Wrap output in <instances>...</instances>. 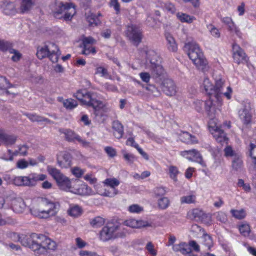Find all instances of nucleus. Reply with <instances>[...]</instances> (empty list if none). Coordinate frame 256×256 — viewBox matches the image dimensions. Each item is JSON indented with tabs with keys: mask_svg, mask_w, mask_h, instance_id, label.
Returning <instances> with one entry per match:
<instances>
[{
	"mask_svg": "<svg viewBox=\"0 0 256 256\" xmlns=\"http://www.w3.org/2000/svg\"><path fill=\"white\" fill-rule=\"evenodd\" d=\"M48 48H47V46L46 45L44 46H39L38 48L36 56L38 58L42 60L48 55Z\"/></svg>",
	"mask_w": 256,
	"mask_h": 256,
	"instance_id": "obj_37",
	"label": "nucleus"
},
{
	"mask_svg": "<svg viewBox=\"0 0 256 256\" xmlns=\"http://www.w3.org/2000/svg\"><path fill=\"white\" fill-rule=\"evenodd\" d=\"M230 212L234 218L238 220L244 219L246 216V212L243 208L239 210L232 209Z\"/></svg>",
	"mask_w": 256,
	"mask_h": 256,
	"instance_id": "obj_35",
	"label": "nucleus"
},
{
	"mask_svg": "<svg viewBox=\"0 0 256 256\" xmlns=\"http://www.w3.org/2000/svg\"><path fill=\"white\" fill-rule=\"evenodd\" d=\"M12 87V85L6 77L0 76V89L4 90Z\"/></svg>",
	"mask_w": 256,
	"mask_h": 256,
	"instance_id": "obj_54",
	"label": "nucleus"
},
{
	"mask_svg": "<svg viewBox=\"0 0 256 256\" xmlns=\"http://www.w3.org/2000/svg\"><path fill=\"white\" fill-rule=\"evenodd\" d=\"M180 154L190 160L198 162L203 166H206V164L202 160V156L196 149L182 151L180 152Z\"/></svg>",
	"mask_w": 256,
	"mask_h": 256,
	"instance_id": "obj_12",
	"label": "nucleus"
},
{
	"mask_svg": "<svg viewBox=\"0 0 256 256\" xmlns=\"http://www.w3.org/2000/svg\"><path fill=\"white\" fill-rule=\"evenodd\" d=\"M60 54V52L54 53H50L48 56V57L50 60L54 63L58 61V58Z\"/></svg>",
	"mask_w": 256,
	"mask_h": 256,
	"instance_id": "obj_63",
	"label": "nucleus"
},
{
	"mask_svg": "<svg viewBox=\"0 0 256 256\" xmlns=\"http://www.w3.org/2000/svg\"><path fill=\"white\" fill-rule=\"evenodd\" d=\"M63 105L66 109L72 110L78 106L77 102L72 98H68L64 100L62 102Z\"/></svg>",
	"mask_w": 256,
	"mask_h": 256,
	"instance_id": "obj_40",
	"label": "nucleus"
},
{
	"mask_svg": "<svg viewBox=\"0 0 256 256\" xmlns=\"http://www.w3.org/2000/svg\"><path fill=\"white\" fill-rule=\"evenodd\" d=\"M161 88L164 92L169 96H174L177 92L176 87L174 81L168 78H166L163 80Z\"/></svg>",
	"mask_w": 256,
	"mask_h": 256,
	"instance_id": "obj_15",
	"label": "nucleus"
},
{
	"mask_svg": "<svg viewBox=\"0 0 256 256\" xmlns=\"http://www.w3.org/2000/svg\"><path fill=\"white\" fill-rule=\"evenodd\" d=\"M104 150L110 157L113 158L116 155V150L112 146H106Z\"/></svg>",
	"mask_w": 256,
	"mask_h": 256,
	"instance_id": "obj_60",
	"label": "nucleus"
},
{
	"mask_svg": "<svg viewBox=\"0 0 256 256\" xmlns=\"http://www.w3.org/2000/svg\"><path fill=\"white\" fill-rule=\"evenodd\" d=\"M32 0H22L20 5V10L22 13L28 12L32 8Z\"/></svg>",
	"mask_w": 256,
	"mask_h": 256,
	"instance_id": "obj_41",
	"label": "nucleus"
},
{
	"mask_svg": "<svg viewBox=\"0 0 256 256\" xmlns=\"http://www.w3.org/2000/svg\"><path fill=\"white\" fill-rule=\"evenodd\" d=\"M224 84V81L221 78L216 80L214 86L212 84L210 80L205 78L204 80L202 86L206 92L210 96H214L218 100H219L222 95L224 96L228 100L230 99L232 89L230 86L227 87V91L222 92V89Z\"/></svg>",
	"mask_w": 256,
	"mask_h": 256,
	"instance_id": "obj_5",
	"label": "nucleus"
},
{
	"mask_svg": "<svg viewBox=\"0 0 256 256\" xmlns=\"http://www.w3.org/2000/svg\"><path fill=\"white\" fill-rule=\"evenodd\" d=\"M23 114L26 116L30 121L32 122H41L42 116L35 113L24 112Z\"/></svg>",
	"mask_w": 256,
	"mask_h": 256,
	"instance_id": "obj_50",
	"label": "nucleus"
},
{
	"mask_svg": "<svg viewBox=\"0 0 256 256\" xmlns=\"http://www.w3.org/2000/svg\"><path fill=\"white\" fill-rule=\"evenodd\" d=\"M86 170L82 169L80 167L74 166L71 168V172L75 177L80 178L84 174Z\"/></svg>",
	"mask_w": 256,
	"mask_h": 256,
	"instance_id": "obj_51",
	"label": "nucleus"
},
{
	"mask_svg": "<svg viewBox=\"0 0 256 256\" xmlns=\"http://www.w3.org/2000/svg\"><path fill=\"white\" fill-rule=\"evenodd\" d=\"M172 248L174 252H180L184 255L190 254L192 252V249L186 243L184 242L173 245Z\"/></svg>",
	"mask_w": 256,
	"mask_h": 256,
	"instance_id": "obj_24",
	"label": "nucleus"
},
{
	"mask_svg": "<svg viewBox=\"0 0 256 256\" xmlns=\"http://www.w3.org/2000/svg\"><path fill=\"white\" fill-rule=\"evenodd\" d=\"M112 128L114 130V134L116 138L120 139L124 134V127L118 120H114L112 122Z\"/></svg>",
	"mask_w": 256,
	"mask_h": 256,
	"instance_id": "obj_27",
	"label": "nucleus"
},
{
	"mask_svg": "<svg viewBox=\"0 0 256 256\" xmlns=\"http://www.w3.org/2000/svg\"><path fill=\"white\" fill-rule=\"evenodd\" d=\"M125 36L134 46H138L142 42L143 32L138 26L131 24L128 26L124 32Z\"/></svg>",
	"mask_w": 256,
	"mask_h": 256,
	"instance_id": "obj_8",
	"label": "nucleus"
},
{
	"mask_svg": "<svg viewBox=\"0 0 256 256\" xmlns=\"http://www.w3.org/2000/svg\"><path fill=\"white\" fill-rule=\"evenodd\" d=\"M242 164L241 156L240 154L234 155L232 160V166L236 170L240 169Z\"/></svg>",
	"mask_w": 256,
	"mask_h": 256,
	"instance_id": "obj_45",
	"label": "nucleus"
},
{
	"mask_svg": "<svg viewBox=\"0 0 256 256\" xmlns=\"http://www.w3.org/2000/svg\"><path fill=\"white\" fill-rule=\"evenodd\" d=\"M19 241L22 246L28 247L36 254H43L48 250H55L56 242L44 235L32 233L30 235H22L19 236Z\"/></svg>",
	"mask_w": 256,
	"mask_h": 256,
	"instance_id": "obj_1",
	"label": "nucleus"
},
{
	"mask_svg": "<svg viewBox=\"0 0 256 256\" xmlns=\"http://www.w3.org/2000/svg\"><path fill=\"white\" fill-rule=\"evenodd\" d=\"M209 130L212 134L215 140L220 143H227L228 138L226 133L220 127L216 125L212 126V123L210 122L209 125Z\"/></svg>",
	"mask_w": 256,
	"mask_h": 256,
	"instance_id": "obj_13",
	"label": "nucleus"
},
{
	"mask_svg": "<svg viewBox=\"0 0 256 256\" xmlns=\"http://www.w3.org/2000/svg\"><path fill=\"white\" fill-rule=\"evenodd\" d=\"M250 156L254 160L253 162L256 164V145L250 144Z\"/></svg>",
	"mask_w": 256,
	"mask_h": 256,
	"instance_id": "obj_61",
	"label": "nucleus"
},
{
	"mask_svg": "<svg viewBox=\"0 0 256 256\" xmlns=\"http://www.w3.org/2000/svg\"><path fill=\"white\" fill-rule=\"evenodd\" d=\"M60 204L46 198H40L38 205L30 209L31 214L41 218L55 216L60 208Z\"/></svg>",
	"mask_w": 256,
	"mask_h": 256,
	"instance_id": "obj_3",
	"label": "nucleus"
},
{
	"mask_svg": "<svg viewBox=\"0 0 256 256\" xmlns=\"http://www.w3.org/2000/svg\"><path fill=\"white\" fill-rule=\"evenodd\" d=\"M207 28L212 36L216 38H218L220 37V30L215 26L210 24L207 25Z\"/></svg>",
	"mask_w": 256,
	"mask_h": 256,
	"instance_id": "obj_49",
	"label": "nucleus"
},
{
	"mask_svg": "<svg viewBox=\"0 0 256 256\" xmlns=\"http://www.w3.org/2000/svg\"><path fill=\"white\" fill-rule=\"evenodd\" d=\"M240 234L245 236H248L251 232L250 224L246 222H241L238 226Z\"/></svg>",
	"mask_w": 256,
	"mask_h": 256,
	"instance_id": "obj_33",
	"label": "nucleus"
},
{
	"mask_svg": "<svg viewBox=\"0 0 256 256\" xmlns=\"http://www.w3.org/2000/svg\"><path fill=\"white\" fill-rule=\"evenodd\" d=\"M178 18L182 22L192 23L196 18L186 14L178 12L176 14Z\"/></svg>",
	"mask_w": 256,
	"mask_h": 256,
	"instance_id": "obj_36",
	"label": "nucleus"
},
{
	"mask_svg": "<svg viewBox=\"0 0 256 256\" xmlns=\"http://www.w3.org/2000/svg\"><path fill=\"white\" fill-rule=\"evenodd\" d=\"M146 248L152 256H156V250L154 249V246L152 242H148L146 244Z\"/></svg>",
	"mask_w": 256,
	"mask_h": 256,
	"instance_id": "obj_59",
	"label": "nucleus"
},
{
	"mask_svg": "<svg viewBox=\"0 0 256 256\" xmlns=\"http://www.w3.org/2000/svg\"><path fill=\"white\" fill-rule=\"evenodd\" d=\"M47 171L56 181L60 189L80 195L87 194L88 189L87 185L80 186L78 184V180H75L72 185L70 180L68 177L64 176L59 170L50 166H47Z\"/></svg>",
	"mask_w": 256,
	"mask_h": 256,
	"instance_id": "obj_2",
	"label": "nucleus"
},
{
	"mask_svg": "<svg viewBox=\"0 0 256 256\" xmlns=\"http://www.w3.org/2000/svg\"><path fill=\"white\" fill-rule=\"evenodd\" d=\"M17 137L14 135L8 134L4 130L0 128V142L6 145H12L14 144Z\"/></svg>",
	"mask_w": 256,
	"mask_h": 256,
	"instance_id": "obj_21",
	"label": "nucleus"
},
{
	"mask_svg": "<svg viewBox=\"0 0 256 256\" xmlns=\"http://www.w3.org/2000/svg\"><path fill=\"white\" fill-rule=\"evenodd\" d=\"M141 80L146 83L150 82V76L148 72H142L139 74Z\"/></svg>",
	"mask_w": 256,
	"mask_h": 256,
	"instance_id": "obj_64",
	"label": "nucleus"
},
{
	"mask_svg": "<svg viewBox=\"0 0 256 256\" xmlns=\"http://www.w3.org/2000/svg\"><path fill=\"white\" fill-rule=\"evenodd\" d=\"M188 215L190 218L197 222H204L208 217L202 210L196 208L190 210Z\"/></svg>",
	"mask_w": 256,
	"mask_h": 256,
	"instance_id": "obj_18",
	"label": "nucleus"
},
{
	"mask_svg": "<svg viewBox=\"0 0 256 256\" xmlns=\"http://www.w3.org/2000/svg\"><path fill=\"white\" fill-rule=\"evenodd\" d=\"M196 197L194 195L192 194L189 196H183L180 198V203L184 204H193L196 202Z\"/></svg>",
	"mask_w": 256,
	"mask_h": 256,
	"instance_id": "obj_48",
	"label": "nucleus"
},
{
	"mask_svg": "<svg viewBox=\"0 0 256 256\" xmlns=\"http://www.w3.org/2000/svg\"><path fill=\"white\" fill-rule=\"evenodd\" d=\"M161 6L164 10L172 14L174 13L176 10L174 5L172 3H164Z\"/></svg>",
	"mask_w": 256,
	"mask_h": 256,
	"instance_id": "obj_56",
	"label": "nucleus"
},
{
	"mask_svg": "<svg viewBox=\"0 0 256 256\" xmlns=\"http://www.w3.org/2000/svg\"><path fill=\"white\" fill-rule=\"evenodd\" d=\"M148 66L152 71L153 76L155 78L164 76L166 72L162 66L158 62L152 64V65H148Z\"/></svg>",
	"mask_w": 256,
	"mask_h": 256,
	"instance_id": "obj_22",
	"label": "nucleus"
},
{
	"mask_svg": "<svg viewBox=\"0 0 256 256\" xmlns=\"http://www.w3.org/2000/svg\"><path fill=\"white\" fill-rule=\"evenodd\" d=\"M95 96V93L88 92L86 89L79 90L74 94V96L83 104L91 106L96 111L102 108L104 104L101 101L96 100Z\"/></svg>",
	"mask_w": 256,
	"mask_h": 256,
	"instance_id": "obj_7",
	"label": "nucleus"
},
{
	"mask_svg": "<svg viewBox=\"0 0 256 256\" xmlns=\"http://www.w3.org/2000/svg\"><path fill=\"white\" fill-rule=\"evenodd\" d=\"M58 164L62 168H67L71 165V156L68 153H64L62 156V159L58 158Z\"/></svg>",
	"mask_w": 256,
	"mask_h": 256,
	"instance_id": "obj_30",
	"label": "nucleus"
},
{
	"mask_svg": "<svg viewBox=\"0 0 256 256\" xmlns=\"http://www.w3.org/2000/svg\"><path fill=\"white\" fill-rule=\"evenodd\" d=\"M202 238L203 244L208 248V250H210L213 246V241L212 237L210 235L204 234H203Z\"/></svg>",
	"mask_w": 256,
	"mask_h": 256,
	"instance_id": "obj_46",
	"label": "nucleus"
},
{
	"mask_svg": "<svg viewBox=\"0 0 256 256\" xmlns=\"http://www.w3.org/2000/svg\"><path fill=\"white\" fill-rule=\"evenodd\" d=\"M232 51L233 58L236 63L240 64L248 62V56L244 50L238 44H233Z\"/></svg>",
	"mask_w": 256,
	"mask_h": 256,
	"instance_id": "obj_14",
	"label": "nucleus"
},
{
	"mask_svg": "<svg viewBox=\"0 0 256 256\" xmlns=\"http://www.w3.org/2000/svg\"><path fill=\"white\" fill-rule=\"evenodd\" d=\"M68 214L74 218H78L82 214V209L76 204H70L68 210Z\"/></svg>",
	"mask_w": 256,
	"mask_h": 256,
	"instance_id": "obj_29",
	"label": "nucleus"
},
{
	"mask_svg": "<svg viewBox=\"0 0 256 256\" xmlns=\"http://www.w3.org/2000/svg\"><path fill=\"white\" fill-rule=\"evenodd\" d=\"M52 10L54 17H62L64 20H69L76 14V6L72 2H64L62 0H56Z\"/></svg>",
	"mask_w": 256,
	"mask_h": 256,
	"instance_id": "obj_6",
	"label": "nucleus"
},
{
	"mask_svg": "<svg viewBox=\"0 0 256 256\" xmlns=\"http://www.w3.org/2000/svg\"><path fill=\"white\" fill-rule=\"evenodd\" d=\"M222 22L227 26L228 30L234 33L238 38H242V32L230 17H224L222 18Z\"/></svg>",
	"mask_w": 256,
	"mask_h": 256,
	"instance_id": "obj_19",
	"label": "nucleus"
},
{
	"mask_svg": "<svg viewBox=\"0 0 256 256\" xmlns=\"http://www.w3.org/2000/svg\"><path fill=\"white\" fill-rule=\"evenodd\" d=\"M252 108L251 104L248 101H244L242 103V108L239 110L238 116L244 124L250 123L252 118Z\"/></svg>",
	"mask_w": 256,
	"mask_h": 256,
	"instance_id": "obj_10",
	"label": "nucleus"
},
{
	"mask_svg": "<svg viewBox=\"0 0 256 256\" xmlns=\"http://www.w3.org/2000/svg\"><path fill=\"white\" fill-rule=\"evenodd\" d=\"M94 74L105 78H108L109 76L108 70L102 66H98L96 67Z\"/></svg>",
	"mask_w": 256,
	"mask_h": 256,
	"instance_id": "obj_43",
	"label": "nucleus"
},
{
	"mask_svg": "<svg viewBox=\"0 0 256 256\" xmlns=\"http://www.w3.org/2000/svg\"><path fill=\"white\" fill-rule=\"evenodd\" d=\"M124 224L134 228H140L151 226V224L148 221L134 218H130L125 220L124 222Z\"/></svg>",
	"mask_w": 256,
	"mask_h": 256,
	"instance_id": "obj_17",
	"label": "nucleus"
},
{
	"mask_svg": "<svg viewBox=\"0 0 256 256\" xmlns=\"http://www.w3.org/2000/svg\"><path fill=\"white\" fill-rule=\"evenodd\" d=\"M170 178L174 182L177 181V175L179 172L178 168L174 166H170L168 168Z\"/></svg>",
	"mask_w": 256,
	"mask_h": 256,
	"instance_id": "obj_52",
	"label": "nucleus"
},
{
	"mask_svg": "<svg viewBox=\"0 0 256 256\" xmlns=\"http://www.w3.org/2000/svg\"><path fill=\"white\" fill-rule=\"evenodd\" d=\"M180 140L186 144H195L198 142L196 138L186 132H182L180 134Z\"/></svg>",
	"mask_w": 256,
	"mask_h": 256,
	"instance_id": "obj_25",
	"label": "nucleus"
},
{
	"mask_svg": "<svg viewBox=\"0 0 256 256\" xmlns=\"http://www.w3.org/2000/svg\"><path fill=\"white\" fill-rule=\"evenodd\" d=\"M126 144L128 146H132L134 148H136L138 151L139 152V153L146 159L148 160V154L145 152L142 148H140L138 144L136 142L134 141V140L133 138H129L126 142Z\"/></svg>",
	"mask_w": 256,
	"mask_h": 256,
	"instance_id": "obj_31",
	"label": "nucleus"
},
{
	"mask_svg": "<svg viewBox=\"0 0 256 256\" xmlns=\"http://www.w3.org/2000/svg\"><path fill=\"white\" fill-rule=\"evenodd\" d=\"M4 13L6 15L14 14L16 12V6L10 0H5L1 6Z\"/></svg>",
	"mask_w": 256,
	"mask_h": 256,
	"instance_id": "obj_23",
	"label": "nucleus"
},
{
	"mask_svg": "<svg viewBox=\"0 0 256 256\" xmlns=\"http://www.w3.org/2000/svg\"><path fill=\"white\" fill-rule=\"evenodd\" d=\"M158 205L159 208L161 210H166L170 206V200L167 197H162L158 200Z\"/></svg>",
	"mask_w": 256,
	"mask_h": 256,
	"instance_id": "obj_38",
	"label": "nucleus"
},
{
	"mask_svg": "<svg viewBox=\"0 0 256 256\" xmlns=\"http://www.w3.org/2000/svg\"><path fill=\"white\" fill-rule=\"evenodd\" d=\"M128 210L132 213H139L142 211L143 208L137 204H134L130 206L128 208Z\"/></svg>",
	"mask_w": 256,
	"mask_h": 256,
	"instance_id": "obj_58",
	"label": "nucleus"
},
{
	"mask_svg": "<svg viewBox=\"0 0 256 256\" xmlns=\"http://www.w3.org/2000/svg\"><path fill=\"white\" fill-rule=\"evenodd\" d=\"M146 62L149 63L150 65H152L158 62L160 59L158 54L156 52L152 50H148L146 51Z\"/></svg>",
	"mask_w": 256,
	"mask_h": 256,
	"instance_id": "obj_28",
	"label": "nucleus"
},
{
	"mask_svg": "<svg viewBox=\"0 0 256 256\" xmlns=\"http://www.w3.org/2000/svg\"><path fill=\"white\" fill-rule=\"evenodd\" d=\"M216 218L218 221L222 224H226L228 220L226 213L221 211L218 212L216 214Z\"/></svg>",
	"mask_w": 256,
	"mask_h": 256,
	"instance_id": "obj_53",
	"label": "nucleus"
},
{
	"mask_svg": "<svg viewBox=\"0 0 256 256\" xmlns=\"http://www.w3.org/2000/svg\"><path fill=\"white\" fill-rule=\"evenodd\" d=\"M128 230L125 228H120L118 225V230L115 232L116 238H122L126 236L128 234Z\"/></svg>",
	"mask_w": 256,
	"mask_h": 256,
	"instance_id": "obj_55",
	"label": "nucleus"
},
{
	"mask_svg": "<svg viewBox=\"0 0 256 256\" xmlns=\"http://www.w3.org/2000/svg\"><path fill=\"white\" fill-rule=\"evenodd\" d=\"M27 180V186H32L36 184L37 182L44 180L46 176L44 174H37L32 173L26 176Z\"/></svg>",
	"mask_w": 256,
	"mask_h": 256,
	"instance_id": "obj_20",
	"label": "nucleus"
},
{
	"mask_svg": "<svg viewBox=\"0 0 256 256\" xmlns=\"http://www.w3.org/2000/svg\"><path fill=\"white\" fill-rule=\"evenodd\" d=\"M204 104L205 110L207 114L210 118H214L215 116L216 110L212 100H206Z\"/></svg>",
	"mask_w": 256,
	"mask_h": 256,
	"instance_id": "obj_32",
	"label": "nucleus"
},
{
	"mask_svg": "<svg viewBox=\"0 0 256 256\" xmlns=\"http://www.w3.org/2000/svg\"><path fill=\"white\" fill-rule=\"evenodd\" d=\"M12 46L11 42L0 39V50H9L10 53L14 54L12 57V60L14 62H17L20 59L22 54L17 50L12 48Z\"/></svg>",
	"mask_w": 256,
	"mask_h": 256,
	"instance_id": "obj_16",
	"label": "nucleus"
},
{
	"mask_svg": "<svg viewBox=\"0 0 256 256\" xmlns=\"http://www.w3.org/2000/svg\"><path fill=\"white\" fill-rule=\"evenodd\" d=\"M83 50L82 54L84 55H88L90 54H94L96 52L95 48L92 46L93 44H82Z\"/></svg>",
	"mask_w": 256,
	"mask_h": 256,
	"instance_id": "obj_47",
	"label": "nucleus"
},
{
	"mask_svg": "<svg viewBox=\"0 0 256 256\" xmlns=\"http://www.w3.org/2000/svg\"><path fill=\"white\" fill-rule=\"evenodd\" d=\"M29 147L26 144H22L18 146V155L20 154L21 156H26L28 154V150Z\"/></svg>",
	"mask_w": 256,
	"mask_h": 256,
	"instance_id": "obj_57",
	"label": "nucleus"
},
{
	"mask_svg": "<svg viewBox=\"0 0 256 256\" xmlns=\"http://www.w3.org/2000/svg\"><path fill=\"white\" fill-rule=\"evenodd\" d=\"M118 230V225L114 224H108L100 231L98 238L100 240L106 242L116 238L115 232Z\"/></svg>",
	"mask_w": 256,
	"mask_h": 256,
	"instance_id": "obj_9",
	"label": "nucleus"
},
{
	"mask_svg": "<svg viewBox=\"0 0 256 256\" xmlns=\"http://www.w3.org/2000/svg\"><path fill=\"white\" fill-rule=\"evenodd\" d=\"M165 38L168 50L174 52H176L178 50V44L169 32H166Z\"/></svg>",
	"mask_w": 256,
	"mask_h": 256,
	"instance_id": "obj_26",
	"label": "nucleus"
},
{
	"mask_svg": "<svg viewBox=\"0 0 256 256\" xmlns=\"http://www.w3.org/2000/svg\"><path fill=\"white\" fill-rule=\"evenodd\" d=\"M104 185L110 187L114 190V189H116V188L120 184V182L116 178H106L104 182Z\"/></svg>",
	"mask_w": 256,
	"mask_h": 256,
	"instance_id": "obj_39",
	"label": "nucleus"
},
{
	"mask_svg": "<svg viewBox=\"0 0 256 256\" xmlns=\"http://www.w3.org/2000/svg\"><path fill=\"white\" fill-rule=\"evenodd\" d=\"M60 132L64 134L65 140L68 142H74L77 141L83 146H89V142L82 139L78 134L71 130H60Z\"/></svg>",
	"mask_w": 256,
	"mask_h": 256,
	"instance_id": "obj_11",
	"label": "nucleus"
},
{
	"mask_svg": "<svg viewBox=\"0 0 256 256\" xmlns=\"http://www.w3.org/2000/svg\"><path fill=\"white\" fill-rule=\"evenodd\" d=\"M12 204L13 210L18 213L22 212L26 206L24 201L22 199L14 200Z\"/></svg>",
	"mask_w": 256,
	"mask_h": 256,
	"instance_id": "obj_34",
	"label": "nucleus"
},
{
	"mask_svg": "<svg viewBox=\"0 0 256 256\" xmlns=\"http://www.w3.org/2000/svg\"><path fill=\"white\" fill-rule=\"evenodd\" d=\"M28 166V162L24 159L18 160L16 162V167L20 169H24Z\"/></svg>",
	"mask_w": 256,
	"mask_h": 256,
	"instance_id": "obj_62",
	"label": "nucleus"
},
{
	"mask_svg": "<svg viewBox=\"0 0 256 256\" xmlns=\"http://www.w3.org/2000/svg\"><path fill=\"white\" fill-rule=\"evenodd\" d=\"M185 48L188 49V56L197 68L204 72L208 71L209 68L208 62L199 46L192 42L186 44Z\"/></svg>",
	"mask_w": 256,
	"mask_h": 256,
	"instance_id": "obj_4",
	"label": "nucleus"
},
{
	"mask_svg": "<svg viewBox=\"0 0 256 256\" xmlns=\"http://www.w3.org/2000/svg\"><path fill=\"white\" fill-rule=\"evenodd\" d=\"M104 223V220L100 216H96L92 219L90 224L94 228H98L102 226Z\"/></svg>",
	"mask_w": 256,
	"mask_h": 256,
	"instance_id": "obj_42",
	"label": "nucleus"
},
{
	"mask_svg": "<svg viewBox=\"0 0 256 256\" xmlns=\"http://www.w3.org/2000/svg\"><path fill=\"white\" fill-rule=\"evenodd\" d=\"M86 20L89 25L92 26H96L100 24V21L98 19V16L93 14L88 16L87 17Z\"/></svg>",
	"mask_w": 256,
	"mask_h": 256,
	"instance_id": "obj_44",
	"label": "nucleus"
}]
</instances>
